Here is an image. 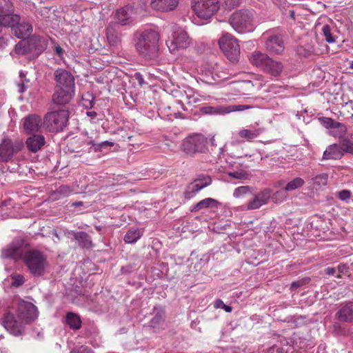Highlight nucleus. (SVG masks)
<instances>
[{
    "mask_svg": "<svg viewBox=\"0 0 353 353\" xmlns=\"http://www.w3.org/2000/svg\"><path fill=\"white\" fill-rule=\"evenodd\" d=\"M55 52L59 55V57H61L63 54V50L59 46L55 47Z\"/></svg>",
    "mask_w": 353,
    "mask_h": 353,
    "instance_id": "obj_62",
    "label": "nucleus"
},
{
    "mask_svg": "<svg viewBox=\"0 0 353 353\" xmlns=\"http://www.w3.org/2000/svg\"><path fill=\"white\" fill-rule=\"evenodd\" d=\"M89 143L90 144L91 147L93 148L95 152L101 151L102 148H106V147H112L114 145L113 142L105 141H102L99 143H94V141L90 139L89 141Z\"/></svg>",
    "mask_w": 353,
    "mask_h": 353,
    "instance_id": "obj_42",
    "label": "nucleus"
},
{
    "mask_svg": "<svg viewBox=\"0 0 353 353\" xmlns=\"http://www.w3.org/2000/svg\"><path fill=\"white\" fill-rule=\"evenodd\" d=\"M301 285V281H294L291 284V289L292 290H296V288H298Z\"/></svg>",
    "mask_w": 353,
    "mask_h": 353,
    "instance_id": "obj_61",
    "label": "nucleus"
},
{
    "mask_svg": "<svg viewBox=\"0 0 353 353\" xmlns=\"http://www.w3.org/2000/svg\"><path fill=\"white\" fill-rule=\"evenodd\" d=\"M343 153L339 144L330 145L324 151L321 160H339L343 157Z\"/></svg>",
    "mask_w": 353,
    "mask_h": 353,
    "instance_id": "obj_24",
    "label": "nucleus"
},
{
    "mask_svg": "<svg viewBox=\"0 0 353 353\" xmlns=\"http://www.w3.org/2000/svg\"><path fill=\"white\" fill-rule=\"evenodd\" d=\"M248 194H252V188L250 186H240L234 189L233 196L239 198Z\"/></svg>",
    "mask_w": 353,
    "mask_h": 353,
    "instance_id": "obj_41",
    "label": "nucleus"
},
{
    "mask_svg": "<svg viewBox=\"0 0 353 353\" xmlns=\"http://www.w3.org/2000/svg\"><path fill=\"white\" fill-rule=\"evenodd\" d=\"M190 93H186V99L187 103L193 105L200 101L199 96L197 94L192 93V91Z\"/></svg>",
    "mask_w": 353,
    "mask_h": 353,
    "instance_id": "obj_49",
    "label": "nucleus"
},
{
    "mask_svg": "<svg viewBox=\"0 0 353 353\" xmlns=\"http://www.w3.org/2000/svg\"><path fill=\"white\" fill-rule=\"evenodd\" d=\"M86 115L90 117L92 119H94L97 117V113L95 111H87Z\"/></svg>",
    "mask_w": 353,
    "mask_h": 353,
    "instance_id": "obj_60",
    "label": "nucleus"
},
{
    "mask_svg": "<svg viewBox=\"0 0 353 353\" xmlns=\"http://www.w3.org/2000/svg\"><path fill=\"white\" fill-rule=\"evenodd\" d=\"M95 97L91 92H85L82 94L80 104L85 109H91L93 107Z\"/></svg>",
    "mask_w": 353,
    "mask_h": 353,
    "instance_id": "obj_34",
    "label": "nucleus"
},
{
    "mask_svg": "<svg viewBox=\"0 0 353 353\" xmlns=\"http://www.w3.org/2000/svg\"><path fill=\"white\" fill-rule=\"evenodd\" d=\"M74 192V190L69 185H63L59 186L52 192V196L54 199L59 200L68 197Z\"/></svg>",
    "mask_w": 353,
    "mask_h": 353,
    "instance_id": "obj_28",
    "label": "nucleus"
},
{
    "mask_svg": "<svg viewBox=\"0 0 353 353\" xmlns=\"http://www.w3.org/2000/svg\"><path fill=\"white\" fill-rule=\"evenodd\" d=\"M137 38L135 48L139 54L148 59L157 57L159 40L158 32L152 29L145 30Z\"/></svg>",
    "mask_w": 353,
    "mask_h": 353,
    "instance_id": "obj_3",
    "label": "nucleus"
},
{
    "mask_svg": "<svg viewBox=\"0 0 353 353\" xmlns=\"http://www.w3.org/2000/svg\"><path fill=\"white\" fill-rule=\"evenodd\" d=\"M179 0H152L151 6L161 12L173 10L178 5Z\"/></svg>",
    "mask_w": 353,
    "mask_h": 353,
    "instance_id": "obj_22",
    "label": "nucleus"
},
{
    "mask_svg": "<svg viewBox=\"0 0 353 353\" xmlns=\"http://www.w3.org/2000/svg\"><path fill=\"white\" fill-rule=\"evenodd\" d=\"M352 196L351 191L348 190H343L336 193V196L343 201H347L350 199Z\"/></svg>",
    "mask_w": 353,
    "mask_h": 353,
    "instance_id": "obj_47",
    "label": "nucleus"
},
{
    "mask_svg": "<svg viewBox=\"0 0 353 353\" xmlns=\"http://www.w3.org/2000/svg\"><path fill=\"white\" fill-rule=\"evenodd\" d=\"M219 48L227 58L232 63L239 60L240 48L236 39L230 34L225 33L219 40Z\"/></svg>",
    "mask_w": 353,
    "mask_h": 353,
    "instance_id": "obj_7",
    "label": "nucleus"
},
{
    "mask_svg": "<svg viewBox=\"0 0 353 353\" xmlns=\"http://www.w3.org/2000/svg\"><path fill=\"white\" fill-rule=\"evenodd\" d=\"M201 190V187L196 186L193 182L190 183L184 192V198L189 200L193 198L197 192Z\"/></svg>",
    "mask_w": 353,
    "mask_h": 353,
    "instance_id": "obj_36",
    "label": "nucleus"
},
{
    "mask_svg": "<svg viewBox=\"0 0 353 353\" xmlns=\"http://www.w3.org/2000/svg\"><path fill=\"white\" fill-rule=\"evenodd\" d=\"M337 270L336 268L327 267L325 269V272L330 276H334L336 274Z\"/></svg>",
    "mask_w": 353,
    "mask_h": 353,
    "instance_id": "obj_56",
    "label": "nucleus"
},
{
    "mask_svg": "<svg viewBox=\"0 0 353 353\" xmlns=\"http://www.w3.org/2000/svg\"><path fill=\"white\" fill-rule=\"evenodd\" d=\"M275 350L277 353L280 352L279 347H276V345H273L265 350H263L262 353H274Z\"/></svg>",
    "mask_w": 353,
    "mask_h": 353,
    "instance_id": "obj_57",
    "label": "nucleus"
},
{
    "mask_svg": "<svg viewBox=\"0 0 353 353\" xmlns=\"http://www.w3.org/2000/svg\"><path fill=\"white\" fill-rule=\"evenodd\" d=\"M240 3V0H224L225 7L231 10L238 6Z\"/></svg>",
    "mask_w": 353,
    "mask_h": 353,
    "instance_id": "obj_54",
    "label": "nucleus"
},
{
    "mask_svg": "<svg viewBox=\"0 0 353 353\" xmlns=\"http://www.w3.org/2000/svg\"><path fill=\"white\" fill-rule=\"evenodd\" d=\"M270 59V57L266 54L255 51L252 54L250 60L253 65L260 67L263 70Z\"/></svg>",
    "mask_w": 353,
    "mask_h": 353,
    "instance_id": "obj_27",
    "label": "nucleus"
},
{
    "mask_svg": "<svg viewBox=\"0 0 353 353\" xmlns=\"http://www.w3.org/2000/svg\"><path fill=\"white\" fill-rule=\"evenodd\" d=\"M164 321L163 314L161 312H157L150 320V326L157 327L163 323Z\"/></svg>",
    "mask_w": 353,
    "mask_h": 353,
    "instance_id": "obj_45",
    "label": "nucleus"
},
{
    "mask_svg": "<svg viewBox=\"0 0 353 353\" xmlns=\"http://www.w3.org/2000/svg\"><path fill=\"white\" fill-rule=\"evenodd\" d=\"M323 35L325 37V41L329 43H333L336 41L335 37L332 33L330 26L324 25L322 28Z\"/></svg>",
    "mask_w": 353,
    "mask_h": 353,
    "instance_id": "obj_40",
    "label": "nucleus"
},
{
    "mask_svg": "<svg viewBox=\"0 0 353 353\" xmlns=\"http://www.w3.org/2000/svg\"><path fill=\"white\" fill-rule=\"evenodd\" d=\"M66 323L72 330H79L81 327V320L80 316L73 312H68L65 316Z\"/></svg>",
    "mask_w": 353,
    "mask_h": 353,
    "instance_id": "obj_32",
    "label": "nucleus"
},
{
    "mask_svg": "<svg viewBox=\"0 0 353 353\" xmlns=\"http://www.w3.org/2000/svg\"><path fill=\"white\" fill-rule=\"evenodd\" d=\"M82 205H83L82 201H77V202L72 203V206H74V207L81 206Z\"/></svg>",
    "mask_w": 353,
    "mask_h": 353,
    "instance_id": "obj_64",
    "label": "nucleus"
},
{
    "mask_svg": "<svg viewBox=\"0 0 353 353\" xmlns=\"http://www.w3.org/2000/svg\"><path fill=\"white\" fill-rule=\"evenodd\" d=\"M305 184V181L302 178L296 177L289 181L285 186V191H293L301 188Z\"/></svg>",
    "mask_w": 353,
    "mask_h": 353,
    "instance_id": "obj_35",
    "label": "nucleus"
},
{
    "mask_svg": "<svg viewBox=\"0 0 353 353\" xmlns=\"http://www.w3.org/2000/svg\"><path fill=\"white\" fill-rule=\"evenodd\" d=\"M117 24L109 23L106 28V37L111 47H117L121 42V37L117 31Z\"/></svg>",
    "mask_w": 353,
    "mask_h": 353,
    "instance_id": "obj_23",
    "label": "nucleus"
},
{
    "mask_svg": "<svg viewBox=\"0 0 353 353\" xmlns=\"http://www.w3.org/2000/svg\"><path fill=\"white\" fill-rule=\"evenodd\" d=\"M17 151L18 149L14 146L12 140L5 137L0 144V162L8 161Z\"/></svg>",
    "mask_w": 353,
    "mask_h": 353,
    "instance_id": "obj_16",
    "label": "nucleus"
},
{
    "mask_svg": "<svg viewBox=\"0 0 353 353\" xmlns=\"http://www.w3.org/2000/svg\"><path fill=\"white\" fill-rule=\"evenodd\" d=\"M134 77L140 85H143L145 83L143 75L141 73L137 72Z\"/></svg>",
    "mask_w": 353,
    "mask_h": 353,
    "instance_id": "obj_58",
    "label": "nucleus"
},
{
    "mask_svg": "<svg viewBox=\"0 0 353 353\" xmlns=\"http://www.w3.org/2000/svg\"><path fill=\"white\" fill-rule=\"evenodd\" d=\"M70 353H94L91 348L88 346L82 345L78 348H74Z\"/></svg>",
    "mask_w": 353,
    "mask_h": 353,
    "instance_id": "obj_53",
    "label": "nucleus"
},
{
    "mask_svg": "<svg viewBox=\"0 0 353 353\" xmlns=\"http://www.w3.org/2000/svg\"><path fill=\"white\" fill-rule=\"evenodd\" d=\"M56 88H63L75 91V80L72 74L65 69L58 68L54 72Z\"/></svg>",
    "mask_w": 353,
    "mask_h": 353,
    "instance_id": "obj_11",
    "label": "nucleus"
},
{
    "mask_svg": "<svg viewBox=\"0 0 353 353\" xmlns=\"http://www.w3.org/2000/svg\"><path fill=\"white\" fill-rule=\"evenodd\" d=\"M37 307L32 303L21 299L15 300L10 310L4 313L1 324L11 335L18 337L26 333V325L38 317Z\"/></svg>",
    "mask_w": 353,
    "mask_h": 353,
    "instance_id": "obj_1",
    "label": "nucleus"
},
{
    "mask_svg": "<svg viewBox=\"0 0 353 353\" xmlns=\"http://www.w3.org/2000/svg\"><path fill=\"white\" fill-rule=\"evenodd\" d=\"M336 317L340 321L353 323V302H348L341 306L336 313Z\"/></svg>",
    "mask_w": 353,
    "mask_h": 353,
    "instance_id": "obj_20",
    "label": "nucleus"
},
{
    "mask_svg": "<svg viewBox=\"0 0 353 353\" xmlns=\"http://www.w3.org/2000/svg\"><path fill=\"white\" fill-rule=\"evenodd\" d=\"M252 106L247 105H232L228 107V112L243 111L252 108Z\"/></svg>",
    "mask_w": 353,
    "mask_h": 353,
    "instance_id": "obj_51",
    "label": "nucleus"
},
{
    "mask_svg": "<svg viewBox=\"0 0 353 353\" xmlns=\"http://www.w3.org/2000/svg\"><path fill=\"white\" fill-rule=\"evenodd\" d=\"M11 285L15 288L21 286L25 283L24 276L20 274H12L11 276Z\"/></svg>",
    "mask_w": 353,
    "mask_h": 353,
    "instance_id": "obj_43",
    "label": "nucleus"
},
{
    "mask_svg": "<svg viewBox=\"0 0 353 353\" xmlns=\"http://www.w3.org/2000/svg\"><path fill=\"white\" fill-rule=\"evenodd\" d=\"M319 121L322 125H323L325 128L331 130L333 128L334 125L337 123L336 121L329 118V117H319Z\"/></svg>",
    "mask_w": 353,
    "mask_h": 353,
    "instance_id": "obj_46",
    "label": "nucleus"
},
{
    "mask_svg": "<svg viewBox=\"0 0 353 353\" xmlns=\"http://www.w3.org/2000/svg\"><path fill=\"white\" fill-rule=\"evenodd\" d=\"M14 31L15 36L21 39L28 36L32 32V27L28 23H18L14 27Z\"/></svg>",
    "mask_w": 353,
    "mask_h": 353,
    "instance_id": "obj_31",
    "label": "nucleus"
},
{
    "mask_svg": "<svg viewBox=\"0 0 353 353\" xmlns=\"http://www.w3.org/2000/svg\"><path fill=\"white\" fill-rule=\"evenodd\" d=\"M143 231L136 228H130L125 233L123 241L128 244L135 243L142 236Z\"/></svg>",
    "mask_w": 353,
    "mask_h": 353,
    "instance_id": "obj_29",
    "label": "nucleus"
},
{
    "mask_svg": "<svg viewBox=\"0 0 353 353\" xmlns=\"http://www.w3.org/2000/svg\"><path fill=\"white\" fill-rule=\"evenodd\" d=\"M340 149L343 153L353 154V141L348 139H343L339 144Z\"/></svg>",
    "mask_w": 353,
    "mask_h": 353,
    "instance_id": "obj_37",
    "label": "nucleus"
},
{
    "mask_svg": "<svg viewBox=\"0 0 353 353\" xmlns=\"http://www.w3.org/2000/svg\"><path fill=\"white\" fill-rule=\"evenodd\" d=\"M232 28L239 33L251 32L255 26L254 11L249 9H241L234 12L229 19Z\"/></svg>",
    "mask_w": 353,
    "mask_h": 353,
    "instance_id": "obj_4",
    "label": "nucleus"
},
{
    "mask_svg": "<svg viewBox=\"0 0 353 353\" xmlns=\"http://www.w3.org/2000/svg\"><path fill=\"white\" fill-rule=\"evenodd\" d=\"M90 140V139L85 134H80L72 137L68 141V151L70 152H79L85 145H90L89 143Z\"/></svg>",
    "mask_w": 353,
    "mask_h": 353,
    "instance_id": "obj_17",
    "label": "nucleus"
},
{
    "mask_svg": "<svg viewBox=\"0 0 353 353\" xmlns=\"http://www.w3.org/2000/svg\"><path fill=\"white\" fill-rule=\"evenodd\" d=\"M26 141V145L29 151L37 152L45 145V137L41 134H32Z\"/></svg>",
    "mask_w": 353,
    "mask_h": 353,
    "instance_id": "obj_19",
    "label": "nucleus"
},
{
    "mask_svg": "<svg viewBox=\"0 0 353 353\" xmlns=\"http://www.w3.org/2000/svg\"><path fill=\"white\" fill-rule=\"evenodd\" d=\"M196 186L201 187V190L207 187L212 183L210 176L201 175L192 181Z\"/></svg>",
    "mask_w": 353,
    "mask_h": 353,
    "instance_id": "obj_38",
    "label": "nucleus"
},
{
    "mask_svg": "<svg viewBox=\"0 0 353 353\" xmlns=\"http://www.w3.org/2000/svg\"><path fill=\"white\" fill-rule=\"evenodd\" d=\"M261 40L264 43L266 50L272 54H281L285 50L283 34L269 30L264 32Z\"/></svg>",
    "mask_w": 353,
    "mask_h": 353,
    "instance_id": "obj_8",
    "label": "nucleus"
},
{
    "mask_svg": "<svg viewBox=\"0 0 353 353\" xmlns=\"http://www.w3.org/2000/svg\"><path fill=\"white\" fill-rule=\"evenodd\" d=\"M328 176L325 173H322L312 178L314 185L318 187L325 185L327 183Z\"/></svg>",
    "mask_w": 353,
    "mask_h": 353,
    "instance_id": "obj_39",
    "label": "nucleus"
},
{
    "mask_svg": "<svg viewBox=\"0 0 353 353\" xmlns=\"http://www.w3.org/2000/svg\"><path fill=\"white\" fill-rule=\"evenodd\" d=\"M207 139L201 134H195L186 137L182 142L181 150L188 155L203 152L205 150Z\"/></svg>",
    "mask_w": 353,
    "mask_h": 353,
    "instance_id": "obj_9",
    "label": "nucleus"
},
{
    "mask_svg": "<svg viewBox=\"0 0 353 353\" xmlns=\"http://www.w3.org/2000/svg\"><path fill=\"white\" fill-rule=\"evenodd\" d=\"M263 132L264 128H260L258 125H251L246 126L241 129L237 133V137L241 139L234 140L232 143L233 145H238L245 141L252 142L257 139Z\"/></svg>",
    "mask_w": 353,
    "mask_h": 353,
    "instance_id": "obj_12",
    "label": "nucleus"
},
{
    "mask_svg": "<svg viewBox=\"0 0 353 353\" xmlns=\"http://www.w3.org/2000/svg\"><path fill=\"white\" fill-rule=\"evenodd\" d=\"M74 93V90L54 88V92L52 97V102L57 105H65L71 101Z\"/></svg>",
    "mask_w": 353,
    "mask_h": 353,
    "instance_id": "obj_15",
    "label": "nucleus"
},
{
    "mask_svg": "<svg viewBox=\"0 0 353 353\" xmlns=\"http://www.w3.org/2000/svg\"><path fill=\"white\" fill-rule=\"evenodd\" d=\"M336 269L337 270L336 274V277L337 278H341V274L347 272V267L345 265H339Z\"/></svg>",
    "mask_w": 353,
    "mask_h": 353,
    "instance_id": "obj_55",
    "label": "nucleus"
},
{
    "mask_svg": "<svg viewBox=\"0 0 353 353\" xmlns=\"http://www.w3.org/2000/svg\"><path fill=\"white\" fill-rule=\"evenodd\" d=\"M27 88H28V85L26 84H25L24 83L18 84L19 92L20 93L24 92L26 90Z\"/></svg>",
    "mask_w": 353,
    "mask_h": 353,
    "instance_id": "obj_59",
    "label": "nucleus"
},
{
    "mask_svg": "<svg viewBox=\"0 0 353 353\" xmlns=\"http://www.w3.org/2000/svg\"><path fill=\"white\" fill-rule=\"evenodd\" d=\"M15 52L18 54H25L28 52V48L26 47V42L21 41L19 42L14 48Z\"/></svg>",
    "mask_w": 353,
    "mask_h": 353,
    "instance_id": "obj_48",
    "label": "nucleus"
},
{
    "mask_svg": "<svg viewBox=\"0 0 353 353\" xmlns=\"http://www.w3.org/2000/svg\"><path fill=\"white\" fill-rule=\"evenodd\" d=\"M12 3L9 0H0V17L12 11Z\"/></svg>",
    "mask_w": 353,
    "mask_h": 353,
    "instance_id": "obj_44",
    "label": "nucleus"
},
{
    "mask_svg": "<svg viewBox=\"0 0 353 353\" xmlns=\"http://www.w3.org/2000/svg\"><path fill=\"white\" fill-rule=\"evenodd\" d=\"M347 133L346 125L342 123L338 122L334 125L333 128L329 130L328 134L335 138L341 139Z\"/></svg>",
    "mask_w": 353,
    "mask_h": 353,
    "instance_id": "obj_33",
    "label": "nucleus"
},
{
    "mask_svg": "<svg viewBox=\"0 0 353 353\" xmlns=\"http://www.w3.org/2000/svg\"><path fill=\"white\" fill-rule=\"evenodd\" d=\"M345 105L347 108H350L353 111V101H350L349 102L346 103ZM350 118L353 120V113L351 114Z\"/></svg>",
    "mask_w": 353,
    "mask_h": 353,
    "instance_id": "obj_63",
    "label": "nucleus"
},
{
    "mask_svg": "<svg viewBox=\"0 0 353 353\" xmlns=\"http://www.w3.org/2000/svg\"><path fill=\"white\" fill-rule=\"evenodd\" d=\"M270 199V194L268 191H263L254 194L253 199L248 202L245 209L248 210H256L266 204Z\"/></svg>",
    "mask_w": 353,
    "mask_h": 353,
    "instance_id": "obj_18",
    "label": "nucleus"
},
{
    "mask_svg": "<svg viewBox=\"0 0 353 353\" xmlns=\"http://www.w3.org/2000/svg\"><path fill=\"white\" fill-rule=\"evenodd\" d=\"M191 43V40L185 31L181 29L175 30L172 38L166 41V45L172 54L176 53L180 50L186 49Z\"/></svg>",
    "mask_w": 353,
    "mask_h": 353,
    "instance_id": "obj_10",
    "label": "nucleus"
},
{
    "mask_svg": "<svg viewBox=\"0 0 353 353\" xmlns=\"http://www.w3.org/2000/svg\"><path fill=\"white\" fill-rule=\"evenodd\" d=\"M214 307L216 308H222L227 312H230L232 310V307L230 305H226L223 303V301L221 299H217L214 302Z\"/></svg>",
    "mask_w": 353,
    "mask_h": 353,
    "instance_id": "obj_52",
    "label": "nucleus"
},
{
    "mask_svg": "<svg viewBox=\"0 0 353 353\" xmlns=\"http://www.w3.org/2000/svg\"><path fill=\"white\" fill-rule=\"evenodd\" d=\"M68 118L69 111L67 110L50 112L44 117L43 125L50 132H59L65 127Z\"/></svg>",
    "mask_w": 353,
    "mask_h": 353,
    "instance_id": "obj_6",
    "label": "nucleus"
},
{
    "mask_svg": "<svg viewBox=\"0 0 353 353\" xmlns=\"http://www.w3.org/2000/svg\"><path fill=\"white\" fill-rule=\"evenodd\" d=\"M283 69L281 62L275 61L272 58L268 60V62L263 70L273 77H279L281 75Z\"/></svg>",
    "mask_w": 353,
    "mask_h": 353,
    "instance_id": "obj_25",
    "label": "nucleus"
},
{
    "mask_svg": "<svg viewBox=\"0 0 353 353\" xmlns=\"http://www.w3.org/2000/svg\"><path fill=\"white\" fill-rule=\"evenodd\" d=\"M28 247L24 239L17 237L2 250L1 254L3 258L23 259L31 274L34 276H43L48 266L46 257L40 251L28 250Z\"/></svg>",
    "mask_w": 353,
    "mask_h": 353,
    "instance_id": "obj_2",
    "label": "nucleus"
},
{
    "mask_svg": "<svg viewBox=\"0 0 353 353\" xmlns=\"http://www.w3.org/2000/svg\"><path fill=\"white\" fill-rule=\"evenodd\" d=\"M73 236L78 241L79 246L83 248H90L92 242L90 236L85 232H73Z\"/></svg>",
    "mask_w": 353,
    "mask_h": 353,
    "instance_id": "obj_30",
    "label": "nucleus"
},
{
    "mask_svg": "<svg viewBox=\"0 0 353 353\" xmlns=\"http://www.w3.org/2000/svg\"><path fill=\"white\" fill-rule=\"evenodd\" d=\"M133 14V7L130 5L125 6L116 10L114 17L115 21L110 23L117 24V27L130 25L134 22Z\"/></svg>",
    "mask_w": 353,
    "mask_h": 353,
    "instance_id": "obj_13",
    "label": "nucleus"
},
{
    "mask_svg": "<svg viewBox=\"0 0 353 353\" xmlns=\"http://www.w3.org/2000/svg\"><path fill=\"white\" fill-rule=\"evenodd\" d=\"M221 205V203L217 200L208 197L205 198L195 205H192L190 211L192 212H196L203 209H217Z\"/></svg>",
    "mask_w": 353,
    "mask_h": 353,
    "instance_id": "obj_21",
    "label": "nucleus"
},
{
    "mask_svg": "<svg viewBox=\"0 0 353 353\" xmlns=\"http://www.w3.org/2000/svg\"><path fill=\"white\" fill-rule=\"evenodd\" d=\"M19 21L20 16L13 14V10L10 13H4L0 17V24L6 27L14 28Z\"/></svg>",
    "mask_w": 353,
    "mask_h": 353,
    "instance_id": "obj_26",
    "label": "nucleus"
},
{
    "mask_svg": "<svg viewBox=\"0 0 353 353\" xmlns=\"http://www.w3.org/2000/svg\"><path fill=\"white\" fill-rule=\"evenodd\" d=\"M23 125L27 134H36L40 132L43 121L41 117L37 114H30L23 119Z\"/></svg>",
    "mask_w": 353,
    "mask_h": 353,
    "instance_id": "obj_14",
    "label": "nucleus"
},
{
    "mask_svg": "<svg viewBox=\"0 0 353 353\" xmlns=\"http://www.w3.org/2000/svg\"><path fill=\"white\" fill-rule=\"evenodd\" d=\"M228 175L237 179H245L248 174L244 170H238L234 172H228Z\"/></svg>",
    "mask_w": 353,
    "mask_h": 353,
    "instance_id": "obj_50",
    "label": "nucleus"
},
{
    "mask_svg": "<svg viewBox=\"0 0 353 353\" xmlns=\"http://www.w3.org/2000/svg\"><path fill=\"white\" fill-rule=\"evenodd\" d=\"M192 8L199 18L208 20L218 12L220 2L219 0H192Z\"/></svg>",
    "mask_w": 353,
    "mask_h": 353,
    "instance_id": "obj_5",
    "label": "nucleus"
}]
</instances>
